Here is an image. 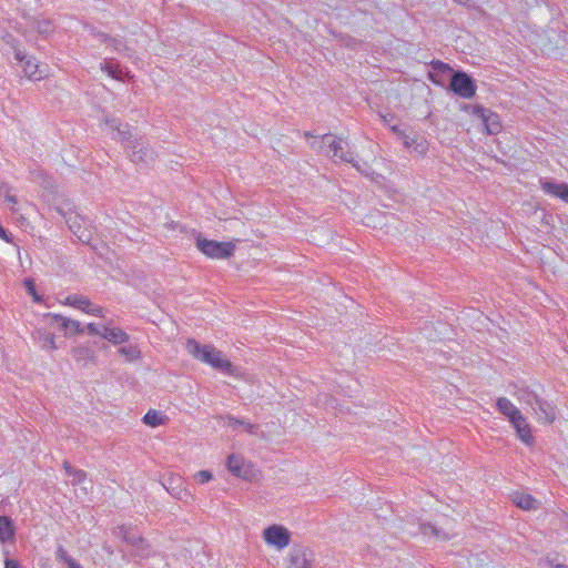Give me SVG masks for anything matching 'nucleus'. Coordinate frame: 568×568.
Segmentation results:
<instances>
[{"instance_id": "1", "label": "nucleus", "mask_w": 568, "mask_h": 568, "mask_svg": "<svg viewBox=\"0 0 568 568\" xmlns=\"http://www.w3.org/2000/svg\"><path fill=\"white\" fill-rule=\"evenodd\" d=\"M185 347L187 353L195 359L205 363L226 375H235L234 365L213 345H202L195 339L190 338L187 339Z\"/></svg>"}, {"instance_id": "2", "label": "nucleus", "mask_w": 568, "mask_h": 568, "mask_svg": "<svg viewBox=\"0 0 568 568\" xmlns=\"http://www.w3.org/2000/svg\"><path fill=\"white\" fill-rule=\"evenodd\" d=\"M237 241L217 242L197 235L195 244L197 250L210 258L225 260L231 257L236 248Z\"/></svg>"}, {"instance_id": "3", "label": "nucleus", "mask_w": 568, "mask_h": 568, "mask_svg": "<svg viewBox=\"0 0 568 568\" xmlns=\"http://www.w3.org/2000/svg\"><path fill=\"white\" fill-rule=\"evenodd\" d=\"M16 61L21 65L24 77L31 81H40L48 74L45 65L40 64L36 58L26 54L18 47H12Z\"/></svg>"}, {"instance_id": "4", "label": "nucleus", "mask_w": 568, "mask_h": 568, "mask_svg": "<svg viewBox=\"0 0 568 568\" xmlns=\"http://www.w3.org/2000/svg\"><path fill=\"white\" fill-rule=\"evenodd\" d=\"M264 541L276 550H283L291 542V532L282 525H271L263 530Z\"/></svg>"}, {"instance_id": "5", "label": "nucleus", "mask_w": 568, "mask_h": 568, "mask_svg": "<svg viewBox=\"0 0 568 568\" xmlns=\"http://www.w3.org/2000/svg\"><path fill=\"white\" fill-rule=\"evenodd\" d=\"M328 151L326 152L327 155L332 153V158L334 160H339L342 162L352 163L353 166H355L358 171L364 172L358 164L354 163V156L353 153L349 150V144L347 141H345L342 138H334L332 135V139L328 142Z\"/></svg>"}, {"instance_id": "6", "label": "nucleus", "mask_w": 568, "mask_h": 568, "mask_svg": "<svg viewBox=\"0 0 568 568\" xmlns=\"http://www.w3.org/2000/svg\"><path fill=\"white\" fill-rule=\"evenodd\" d=\"M452 91L464 99H470L476 94V84L465 72H455L450 80Z\"/></svg>"}, {"instance_id": "7", "label": "nucleus", "mask_w": 568, "mask_h": 568, "mask_svg": "<svg viewBox=\"0 0 568 568\" xmlns=\"http://www.w3.org/2000/svg\"><path fill=\"white\" fill-rule=\"evenodd\" d=\"M64 305L78 308L85 314L104 317V312L101 306H98L90 302L84 295L73 294L65 297L62 302Z\"/></svg>"}, {"instance_id": "8", "label": "nucleus", "mask_w": 568, "mask_h": 568, "mask_svg": "<svg viewBox=\"0 0 568 568\" xmlns=\"http://www.w3.org/2000/svg\"><path fill=\"white\" fill-rule=\"evenodd\" d=\"M311 555L305 547H293L287 556L286 568H313Z\"/></svg>"}, {"instance_id": "9", "label": "nucleus", "mask_w": 568, "mask_h": 568, "mask_svg": "<svg viewBox=\"0 0 568 568\" xmlns=\"http://www.w3.org/2000/svg\"><path fill=\"white\" fill-rule=\"evenodd\" d=\"M510 425L516 432L518 439L525 445L531 447L535 444V437L527 418L520 413L515 418L509 420Z\"/></svg>"}, {"instance_id": "10", "label": "nucleus", "mask_w": 568, "mask_h": 568, "mask_svg": "<svg viewBox=\"0 0 568 568\" xmlns=\"http://www.w3.org/2000/svg\"><path fill=\"white\" fill-rule=\"evenodd\" d=\"M91 36L99 42L104 43L106 48H110L114 52H123L126 57H131V49H129L120 38L111 37L106 33L90 29Z\"/></svg>"}, {"instance_id": "11", "label": "nucleus", "mask_w": 568, "mask_h": 568, "mask_svg": "<svg viewBox=\"0 0 568 568\" xmlns=\"http://www.w3.org/2000/svg\"><path fill=\"white\" fill-rule=\"evenodd\" d=\"M131 148L130 159L133 163L149 165L154 162L155 153L149 146L134 141Z\"/></svg>"}, {"instance_id": "12", "label": "nucleus", "mask_w": 568, "mask_h": 568, "mask_svg": "<svg viewBox=\"0 0 568 568\" xmlns=\"http://www.w3.org/2000/svg\"><path fill=\"white\" fill-rule=\"evenodd\" d=\"M104 125L110 130V134L113 140L120 141L122 143L129 142L131 138V133L129 126L126 124H122L119 119L105 116Z\"/></svg>"}, {"instance_id": "13", "label": "nucleus", "mask_w": 568, "mask_h": 568, "mask_svg": "<svg viewBox=\"0 0 568 568\" xmlns=\"http://www.w3.org/2000/svg\"><path fill=\"white\" fill-rule=\"evenodd\" d=\"M532 413L539 423L551 424L556 419V407L541 397L534 406Z\"/></svg>"}, {"instance_id": "14", "label": "nucleus", "mask_w": 568, "mask_h": 568, "mask_svg": "<svg viewBox=\"0 0 568 568\" xmlns=\"http://www.w3.org/2000/svg\"><path fill=\"white\" fill-rule=\"evenodd\" d=\"M101 71L106 73L110 78L123 81L124 78L132 79L133 75L130 74L129 71H124L119 63L114 61V59H105L100 64Z\"/></svg>"}, {"instance_id": "15", "label": "nucleus", "mask_w": 568, "mask_h": 568, "mask_svg": "<svg viewBox=\"0 0 568 568\" xmlns=\"http://www.w3.org/2000/svg\"><path fill=\"white\" fill-rule=\"evenodd\" d=\"M102 338L109 341L114 345L128 343L130 336L120 327L103 325L102 326Z\"/></svg>"}, {"instance_id": "16", "label": "nucleus", "mask_w": 568, "mask_h": 568, "mask_svg": "<svg viewBox=\"0 0 568 568\" xmlns=\"http://www.w3.org/2000/svg\"><path fill=\"white\" fill-rule=\"evenodd\" d=\"M223 424H224V426H226L233 430H236L237 428H242L244 432H246L251 435H256L260 429V426L257 424L250 423L245 419H237L231 415L223 417Z\"/></svg>"}, {"instance_id": "17", "label": "nucleus", "mask_w": 568, "mask_h": 568, "mask_svg": "<svg viewBox=\"0 0 568 568\" xmlns=\"http://www.w3.org/2000/svg\"><path fill=\"white\" fill-rule=\"evenodd\" d=\"M226 466L227 469L236 477L246 478L248 475L244 458L241 455H230L226 460Z\"/></svg>"}, {"instance_id": "18", "label": "nucleus", "mask_w": 568, "mask_h": 568, "mask_svg": "<svg viewBox=\"0 0 568 568\" xmlns=\"http://www.w3.org/2000/svg\"><path fill=\"white\" fill-rule=\"evenodd\" d=\"M541 189L545 193L552 195L568 203V184L567 183H555L544 182Z\"/></svg>"}, {"instance_id": "19", "label": "nucleus", "mask_w": 568, "mask_h": 568, "mask_svg": "<svg viewBox=\"0 0 568 568\" xmlns=\"http://www.w3.org/2000/svg\"><path fill=\"white\" fill-rule=\"evenodd\" d=\"M80 221H81V217L78 214L70 215L67 219L69 229L78 237V240L83 243H88L91 240L90 232L81 226Z\"/></svg>"}, {"instance_id": "20", "label": "nucleus", "mask_w": 568, "mask_h": 568, "mask_svg": "<svg viewBox=\"0 0 568 568\" xmlns=\"http://www.w3.org/2000/svg\"><path fill=\"white\" fill-rule=\"evenodd\" d=\"M496 407L498 412L508 419V422L521 413L510 399L504 396L497 398Z\"/></svg>"}, {"instance_id": "21", "label": "nucleus", "mask_w": 568, "mask_h": 568, "mask_svg": "<svg viewBox=\"0 0 568 568\" xmlns=\"http://www.w3.org/2000/svg\"><path fill=\"white\" fill-rule=\"evenodd\" d=\"M34 342L39 343L43 349L54 351L57 349L55 337L53 334L45 332L42 328H37L32 333Z\"/></svg>"}, {"instance_id": "22", "label": "nucleus", "mask_w": 568, "mask_h": 568, "mask_svg": "<svg viewBox=\"0 0 568 568\" xmlns=\"http://www.w3.org/2000/svg\"><path fill=\"white\" fill-rule=\"evenodd\" d=\"M403 143L405 148H413L420 155H425L428 151V142L424 138H409L407 134H403Z\"/></svg>"}, {"instance_id": "23", "label": "nucleus", "mask_w": 568, "mask_h": 568, "mask_svg": "<svg viewBox=\"0 0 568 568\" xmlns=\"http://www.w3.org/2000/svg\"><path fill=\"white\" fill-rule=\"evenodd\" d=\"M511 500L517 507L524 510L536 509L538 505V501L531 495L523 493H515L511 496Z\"/></svg>"}, {"instance_id": "24", "label": "nucleus", "mask_w": 568, "mask_h": 568, "mask_svg": "<svg viewBox=\"0 0 568 568\" xmlns=\"http://www.w3.org/2000/svg\"><path fill=\"white\" fill-rule=\"evenodd\" d=\"M16 534L13 520L8 516H0V541L12 540Z\"/></svg>"}, {"instance_id": "25", "label": "nucleus", "mask_w": 568, "mask_h": 568, "mask_svg": "<svg viewBox=\"0 0 568 568\" xmlns=\"http://www.w3.org/2000/svg\"><path fill=\"white\" fill-rule=\"evenodd\" d=\"M45 317H51L54 321L59 322L62 328L71 329L77 334L83 333V327L81 326L80 322L75 320H70L68 317H64L60 314H45Z\"/></svg>"}, {"instance_id": "26", "label": "nucleus", "mask_w": 568, "mask_h": 568, "mask_svg": "<svg viewBox=\"0 0 568 568\" xmlns=\"http://www.w3.org/2000/svg\"><path fill=\"white\" fill-rule=\"evenodd\" d=\"M515 395L520 403L529 406L531 410L534 409V406H536L537 402L540 399L539 395L527 388L518 389L515 393Z\"/></svg>"}, {"instance_id": "27", "label": "nucleus", "mask_w": 568, "mask_h": 568, "mask_svg": "<svg viewBox=\"0 0 568 568\" xmlns=\"http://www.w3.org/2000/svg\"><path fill=\"white\" fill-rule=\"evenodd\" d=\"M142 420L145 425H148L150 427H158V426L166 424L168 417L164 414H162L155 409H150L143 416Z\"/></svg>"}, {"instance_id": "28", "label": "nucleus", "mask_w": 568, "mask_h": 568, "mask_svg": "<svg viewBox=\"0 0 568 568\" xmlns=\"http://www.w3.org/2000/svg\"><path fill=\"white\" fill-rule=\"evenodd\" d=\"M62 467L64 468L65 474L71 477V484L73 486L80 485L85 480L87 474L84 470L73 468L67 460L63 462Z\"/></svg>"}, {"instance_id": "29", "label": "nucleus", "mask_w": 568, "mask_h": 568, "mask_svg": "<svg viewBox=\"0 0 568 568\" xmlns=\"http://www.w3.org/2000/svg\"><path fill=\"white\" fill-rule=\"evenodd\" d=\"M175 481H181V478H173V477L170 478V481H169L170 487H166V490L179 500H182V501H187L189 499L193 500L194 499L193 495L186 488H178V487L172 486Z\"/></svg>"}, {"instance_id": "30", "label": "nucleus", "mask_w": 568, "mask_h": 568, "mask_svg": "<svg viewBox=\"0 0 568 568\" xmlns=\"http://www.w3.org/2000/svg\"><path fill=\"white\" fill-rule=\"evenodd\" d=\"M430 65H432V71L428 74L429 80L436 84H442V81L439 79H437V77L439 74L449 72L452 70L450 67L447 63L438 61V60L433 61L430 63Z\"/></svg>"}, {"instance_id": "31", "label": "nucleus", "mask_w": 568, "mask_h": 568, "mask_svg": "<svg viewBox=\"0 0 568 568\" xmlns=\"http://www.w3.org/2000/svg\"><path fill=\"white\" fill-rule=\"evenodd\" d=\"M481 121L488 134H497L501 129L499 116L491 111Z\"/></svg>"}, {"instance_id": "32", "label": "nucleus", "mask_w": 568, "mask_h": 568, "mask_svg": "<svg viewBox=\"0 0 568 568\" xmlns=\"http://www.w3.org/2000/svg\"><path fill=\"white\" fill-rule=\"evenodd\" d=\"M119 534L123 541L133 547L140 539L141 535L136 529L130 526L119 527Z\"/></svg>"}, {"instance_id": "33", "label": "nucleus", "mask_w": 568, "mask_h": 568, "mask_svg": "<svg viewBox=\"0 0 568 568\" xmlns=\"http://www.w3.org/2000/svg\"><path fill=\"white\" fill-rule=\"evenodd\" d=\"M119 534L123 541L133 547L140 539L141 535L136 529L130 526L119 527Z\"/></svg>"}, {"instance_id": "34", "label": "nucleus", "mask_w": 568, "mask_h": 568, "mask_svg": "<svg viewBox=\"0 0 568 568\" xmlns=\"http://www.w3.org/2000/svg\"><path fill=\"white\" fill-rule=\"evenodd\" d=\"M419 530H420V532L423 535H425V536H433L436 539L447 540V539L450 538V535L448 532L442 531L440 529H438L437 527H435L434 525H432L429 523L422 524L419 526Z\"/></svg>"}, {"instance_id": "35", "label": "nucleus", "mask_w": 568, "mask_h": 568, "mask_svg": "<svg viewBox=\"0 0 568 568\" xmlns=\"http://www.w3.org/2000/svg\"><path fill=\"white\" fill-rule=\"evenodd\" d=\"M133 548L135 550V555L141 558H149L152 554L150 542L142 536Z\"/></svg>"}, {"instance_id": "36", "label": "nucleus", "mask_w": 568, "mask_h": 568, "mask_svg": "<svg viewBox=\"0 0 568 568\" xmlns=\"http://www.w3.org/2000/svg\"><path fill=\"white\" fill-rule=\"evenodd\" d=\"M33 27L40 34H50L54 30L53 22L47 18L37 19Z\"/></svg>"}, {"instance_id": "37", "label": "nucleus", "mask_w": 568, "mask_h": 568, "mask_svg": "<svg viewBox=\"0 0 568 568\" xmlns=\"http://www.w3.org/2000/svg\"><path fill=\"white\" fill-rule=\"evenodd\" d=\"M118 352L129 362L138 361L141 357L140 348L136 345L122 346Z\"/></svg>"}, {"instance_id": "38", "label": "nucleus", "mask_w": 568, "mask_h": 568, "mask_svg": "<svg viewBox=\"0 0 568 568\" xmlns=\"http://www.w3.org/2000/svg\"><path fill=\"white\" fill-rule=\"evenodd\" d=\"M331 139H332L331 134H324L320 139L315 138L313 141H311L310 146H311V149L315 150L316 152L322 153V152H324V146H326V145L328 146V142Z\"/></svg>"}, {"instance_id": "39", "label": "nucleus", "mask_w": 568, "mask_h": 568, "mask_svg": "<svg viewBox=\"0 0 568 568\" xmlns=\"http://www.w3.org/2000/svg\"><path fill=\"white\" fill-rule=\"evenodd\" d=\"M0 194L3 196L6 202H8L12 205L11 211L16 212L13 206L18 203V200H17V196L11 193V187L7 184H1L0 185Z\"/></svg>"}, {"instance_id": "40", "label": "nucleus", "mask_w": 568, "mask_h": 568, "mask_svg": "<svg viewBox=\"0 0 568 568\" xmlns=\"http://www.w3.org/2000/svg\"><path fill=\"white\" fill-rule=\"evenodd\" d=\"M55 555H57V559L59 561L64 562L68 566V568H70V562H77L73 558H71L68 555L67 550L61 546L57 549Z\"/></svg>"}, {"instance_id": "41", "label": "nucleus", "mask_w": 568, "mask_h": 568, "mask_svg": "<svg viewBox=\"0 0 568 568\" xmlns=\"http://www.w3.org/2000/svg\"><path fill=\"white\" fill-rule=\"evenodd\" d=\"M212 473L209 470H200L194 475V479L199 484H205L212 479Z\"/></svg>"}, {"instance_id": "42", "label": "nucleus", "mask_w": 568, "mask_h": 568, "mask_svg": "<svg viewBox=\"0 0 568 568\" xmlns=\"http://www.w3.org/2000/svg\"><path fill=\"white\" fill-rule=\"evenodd\" d=\"M471 110V113L477 115L479 119H484L485 116H487V114L490 112V110L488 109H485L480 105H474V106H470L469 108Z\"/></svg>"}, {"instance_id": "43", "label": "nucleus", "mask_w": 568, "mask_h": 568, "mask_svg": "<svg viewBox=\"0 0 568 568\" xmlns=\"http://www.w3.org/2000/svg\"><path fill=\"white\" fill-rule=\"evenodd\" d=\"M72 353H73V357L77 361H79L82 357L89 355L90 354V349L88 347H75V348H73Z\"/></svg>"}, {"instance_id": "44", "label": "nucleus", "mask_w": 568, "mask_h": 568, "mask_svg": "<svg viewBox=\"0 0 568 568\" xmlns=\"http://www.w3.org/2000/svg\"><path fill=\"white\" fill-rule=\"evenodd\" d=\"M87 331L90 335H99L102 337V327H99L97 324L94 323H89L87 325Z\"/></svg>"}, {"instance_id": "45", "label": "nucleus", "mask_w": 568, "mask_h": 568, "mask_svg": "<svg viewBox=\"0 0 568 568\" xmlns=\"http://www.w3.org/2000/svg\"><path fill=\"white\" fill-rule=\"evenodd\" d=\"M0 239L6 241L7 243H12V236L0 225Z\"/></svg>"}, {"instance_id": "46", "label": "nucleus", "mask_w": 568, "mask_h": 568, "mask_svg": "<svg viewBox=\"0 0 568 568\" xmlns=\"http://www.w3.org/2000/svg\"><path fill=\"white\" fill-rule=\"evenodd\" d=\"M4 568H21L20 564L14 560V559H10V558H6L4 560Z\"/></svg>"}, {"instance_id": "47", "label": "nucleus", "mask_w": 568, "mask_h": 568, "mask_svg": "<svg viewBox=\"0 0 568 568\" xmlns=\"http://www.w3.org/2000/svg\"><path fill=\"white\" fill-rule=\"evenodd\" d=\"M28 286V292L33 296L34 301L39 302L40 297L36 294L34 286L31 281L26 282Z\"/></svg>"}, {"instance_id": "48", "label": "nucleus", "mask_w": 568, "mask_h": 568, "mask_svg": "<svg viewBox=\"0 0 568 568\" xmlns=\"http://www.w3.org/2000/svg\"><path fill=\"white\" fill-rule=\"evenodd\" d=\"M381 118L383 119L385 124L390 126V123H392V121L394 120L395 116L392 113H386V114H381Z\"/></svg>"}, {"instance_id": "49", "label": "nucleus", "mask_w": 568, "mask_h": 568, "mask_svg": "<svg viewBox=\"0 0 568 568\" xmlns=\"http://www.w3.org/2000/svg\"><path fill=\"white\" fill-rule=\"evenodd\" d=\"M390 130H392V132L396 133L403 140V134H405V132L402 131L397 124L390 125Z\"/></svg>"}, {"instance_id": "50", "label": "nucleus", "mask_w": 568, "mask_h": 568, "mask_svg": "<svg viewBox=\"0 0 568 568\" xmlns=\"http://www.w3.org/2000/svg\"><path fill=\"white\" fill-rule=\"evenodd\" d=\"M546 564L550 567V568H555V566H557L558 564H556L554 560L551 559H547L546 560Z\"/></svg>"}, {"instance_id": "51", "label": "nucleus", "mask_w": 568, "mask_h": 568, "mask_svg": "<svg viewBox=\"0 0 568 568\" xmlns=\"http://www.w3.org/2000/svg\"><path fill=\"white\" fill-rule=\"evenodd\" d=\"M70 568H83L79 562H70Z\"/></svg>"}, {"instance_id": "52", "label": "nucleus", "mask_w": 568, "mask_h": 568, "mask_svg": "<svg viewBox=\"0 0 568 568\" xmlns=\"http://www.w3.org/2000/svg\"><path fill=\"white\" fill-rule=\"evenodd\" d=\"M564 517H565L564 523H565L566 529L568 530V515L565 514Z\"/></svg>"}, {"instance_id": "53", "label": "nucleus", "mask_w": 568, "mask_h": 568, "mask_svg": "<svg viewBox=\"0 0 568 568\" xmlns=\"http://www.w3.org/2000/svg\"><path fill=\"white\" fill-rule=\"evenodd\" d=\"M459 4H466L469 0H455Z\"/></svg>"}, {"instance_id": "54", "label": "nucleus", "mask_w": 568, "mask_h": 568, "mask_svg": "<svg viewBox=\"0 0 568 568\" xmlns=\"http://www.w3.org/2000/svg\"><path fill=\"white\" fill-rule=\"evenodd\" d=\"M555 568H567L565 565H557Z\"/></svg>"}, {"instance_id": "55", "label": "nucleus", "mask_w": 568, "mask_h": 568, "mask_svg": "<svg viewBox=\"0 0 568 568\" xmlns=\"http://www.w3.org/2000/svg\"><path fill=\"white\" fill-rule=\"evenodd\" d=\"M304 135H305L306 138L311 136L310 132H305V133H304Z\"/></svg>"}]
</instances>
